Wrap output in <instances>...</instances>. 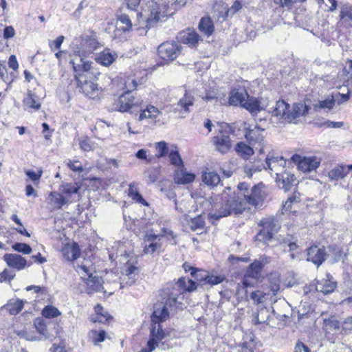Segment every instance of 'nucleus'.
<instances>
[{
  "label": "nucleus",
  "mask_w": 352,
  "mask_h": 352,
  "mask_svg": "<svg viewBox=\"0 0 352 352\" xmlns=\"http://www.w3.org/2000/svg\"><path fill=\"white\" fill-rule=\"evenodd\" d=\"M264 129L258 126L256 124L254 125L252 128L250 125L245 127V137L250 144L255 145L258 144V147H256L255 149H258L259 153H263L264 151Z\"/></svg>",
  "instance_id": "nucleus-5"
},
{
  "label": "nucleus",
  "mask_w": 352,
  "mask_h": 352,
  "mask_svg": "<svg viewBox=\"0 0 352 352\" xmlns=\"http://www.w3.org/2000/svg\"><path fill=\"white\" fill-rule=\"evenodd\" d=\"M99 47L100 44L94 35L82 34L74 39L70 63L76 72L91 69L92 62L87 58Z\"/></svg>",
  "instance_id": "nucleus-1"
},
{
  "label": "nucleus",
  "mask_w": 352,
  "mask_h": 352,
  "mask_svg": "<svg viewBox=\"0 0 352 352\" xmlns=\"http://www.w3.org/2000/svg\"><path fill=\"white\" fill-rule=\"evenodd\" d=\"M172 147L173 148L170 150L168 155L171 164L177 166V168L184 166L183 161L178 151L177 150V147L175 146H172Z\"/></svg>",
  "instance_id": "nucleus-42"
},
{
  "label": "nucleus",
  "mask_w": 352,
  "mask_h": 352,
  "mask_svg": "<svg viewBox=\"0 0 352 352\" xmlns=\"http://www.w3.org/2000/svg\"><path fill=\"white\" fill-rule=\"evenodd\" d=\"M325 256L326 253L324 248L314 245L308 249L307 259L308 261H311L317 266H319L324 261Z\"/></svg>",
  "instance_id": "nucleus-17"
},
{
  "label": "nucleus",
  "mask_w": 352,
  "mask_h": 352,
  "mask_svg": "<svg viewBox=\"0 0 352 352\" xmlns=\"http://www.w3.org/2000/svg\"><path fill=\"white\" fill-rule=\"evenodd\" d=\"M42 315L46 318H54L61 315V312L52 305L45 306L42 310Z\"/></svg>",
  "instance_id": "nucleus-48"
},
{
  "label": "nucleus",
  "mask_w": 352,
  "mask_h": 352,
  "mask_svg": "<svg viewBox=\"0 0 352 352\" xmlns=\"http://www.w3.org/2000/svg\"><path fill=\"white\" fill-rule=\"evenodd\" d=\"M62 253L67 260L74 261L80 256V250L76 243H67L63 248Z\"/></svg>",
  "instance_id": "nucleus-21"
},
{
  "label": "nucleus",
  "mask_w": 352,
  "mask_h": 352,
  "mask_svg": "<svg viewBox=\"0 0 352 352\" xmlns=\"http://www.w3.org/2000/svg\"><path fill=\"white\" fill-rule=\"evenodd\" d=\"M261 224L262 225L264 230H266L267 232H272L274 235L280 228V226L274 220V219L262 220Z\"/></svg>",
  "instance_id": "nucleus-44"
},
{
  "label": "nucleus",
  "mask_w": 352,
  "mask_h": 352,
  "mask_svg": "<svg viewBox=\"0 0 352 352\" xmlns=\"http://www.w3.org/2000/svg\"><path fill=\"white\" fill-rule=\"evenodd\" d=\"M78 87L80 91L87 96L94 93L98 89V85L91 80H87L83 75H75Z\"/></svg>",
  "instance_id": "nucleus-18"
},
{
  "label": "nucleus",
  "mask_w": 352,
  "mask_h": 352,
  "mask_svg": "<svg viewBox=\"0 0 352 352\" xmlns=\"http://www.w3.org/2000/svg\"><path fill=\"white\" fill-rule=\"evenodd\" d=\"M155 147L157 151L155 156L157 158H160L165 156L170 151L168 148L166 142H165L164 141L157 142L155 144Z\"/></svg>",
  "instance_id": "nucleus-51"
},
{
  "label": "nucleus",
  "mask_w": 352,
  "mask_h": 352,
  "mask_svg": "<svg viewBox=\"0 0 352 352\" xmlns=\"http://www.w3.org/2000/svg\"><path fill=\"white\" fill-rule=\"evenodd\" d=\"M3 260L9 267L17 270L24 269L27 265L26 260L21 255L16 254H6L3 256Z\"/></svg>",
  "instance_id": "nucleus-19"
},
{
  "label": "nucleus",
  "mask_w": 352,
  "mask_h": 352,
  "mask_svg": "<svg viewBox=\"0 0 352 352\" xmlns=\"http://www.w3.org/2000/svg\"><path fill=\"white\" fill-rule=\"evenodd\" d=\"M124 86L126 89L125 91L131 92L133 90L137 88L138 83L135 79L129 77L124 81Z\"/></svg>",
  "instance_id": "nucleus-63"
},
{
  "label": "nucleus",
  "mask_w": 352,
  "mask_h": 352,
  "mask_svg": "<svg viewBox=\"0 0 352 352\" xmlns=\"http://www.w3.org/2000/svg\"><path fill=\"white\" fill-rule=\"evenodd\" d=\"M202 180L208 186H217L221 179L219 175L214 171L205 172L202 175Z\"/></svg>",
  "instance_id": "nucleus-35"
},
{
  "label": "nucleus",
  "mask_w": 352,
  "mask_h": 352,
  "mask_svg": "<svg viewBox=\"0 0 352 352\" xmlns=\"http://www.w3.org/2000/svg\"><path fill=\"white\" fill-rule=\"evenodd\" d=\"M67 201L68 199L67 198L56 192H52L48 195V203L53 210L60 209Z\"/></svg>",
  "instance_id": "nucleus-25"
},
{
  "label": "nucleus",
  "mask_w": 352,
  "mask_h": 352,
  "mask_svg": "<svg viewBox=\"0 0 352 352\" xmlns=\"http://www.w3.org/2000/svg\"><path fill=\"white\" fill-rule=\"evenodd\" d=\"M337 286L336 282L331 279L322 278L316 285V290L318 292L328 294L333 292Z\"/></svg>",
  "instance_id": "nucleus-26"
},
{
  "label": "nucleus",
  "mask_w": 352,
  "mask_h": 352,
  "mask_svg": "<svg viewBox=\"0 0 352 352\" xmlns=\"http://www.w3.org/2000/svg\"><path fill=\"white\" fill-rule=\"evenodd\" d=\"M159 56L164 60H175L181 52V47L175 42H165L157 48Z\"/></svg>",
  "instance_id": "nucleus-7"
},
{
  "label": "nucleus",
  "mask_w": 352,
  "mask_h": 352,
  "mask_svg": "<svg viewBox=\"0 0 352 352\" xmlns=\"http://www.w3.org/2000/svg\"><path fill=\"white\" fill-rule=\"evenodd\" d=\"M276 184L285 191L291 190L296 184V179L294 174L285 170L282 174L275 177Z\"/></svg>",
  "instance_id": "nucleus-12"
},
{
  "label": "nucleus",
  "mask_w": 352,
  "mask_h": 352,
  "mask_svg": "<svg viewBox=\"0 0 352 352\" xmlns=\"http://www.w3.org/2000/svg\"><path fill=\"white\" fill-rule=\"evenodd\" d=\"M117 57V53L106 50L100 52L98 55H97L95 58V60L96 63L102 65L109 66L116 60Z\"/></svg>",
  "instance_id": "nucleus-27"
},
{
  "label": "nucleus",
  "mask_w": 352,
  "mask_h": 352,
  "mask_svg": "<svg viewBox=\"0 0 352 352\" xmlns=\"http://www.w3.org/2000/svg\"><path fill=\"white\" fill-rule=\"evenodd\" d=\"M12 249L25 254H30L32 252L31 247L29 245L23 243H16L12 245Z\"/></svg>",
  "instance_id": "nucleus-54"
},
{
  "label": "nucleus",
  "mask_w": 352,
  "mask_h": 352,
  "mask_svg": "<svg viewBox=\"0 0 352 352\" xmlns=\"http://www.w3.org/2000/svg\"><path fill=\"white\" fill-rule=\"evenodd\" d=\"M195 179L194 173L188 172L184 166L177 168L174 174V181L177 184H188Z\"/></svg>",
  "instance_id": "nucleus-20"
},
{
  "label": "nucleus",
  "mask_w": 352,
  "mask_h": 352,
  "mask_svg": "<svg viewBox=\"0 0 352 352\" xmlns=\"http://www.w3.org/2000/svg\"><path fill=\"white\" fill-rule=\"evenodd\" d=\"M194 98L188 94H185L177 104L175 111H180L183 113H188L190 111V107L194 104Z\"/></svg>",
  "instance_id": "nucleus-29"
},
{
  "label": "nucleus",
  "mask_w": 352,
  "mask_h": 352,
  "mask_svg": "<svg viewBox=\"0 0 352 352\" xmlns=\"http://www.w3.org/2000/svg\"><path fill=\"white\" fill-rule=\"evenodd\" d=\"M165 338V333L162 330V325L160 323H154L151 329L149 338L148 341H151L156 347L159 343Z\"/></svg>",
  "instance_id": "nucleus-22"
},
{
  "label": "nucleus",
  "mask_w": 352,
  "mask_h": 352,
  "mask_svg": "<svg viewBox=\"0 0 352 352\" xmlns=\"http://www.w3.org/2000/svg\"><path fill=\"white\" fill-rule=\"evenodd\" d=\"M186 4V0H160V2H150L146 27L151 28L164 21L168 15H173Z\"/></svg>",
  "instance_id": "nucleus-2"
},
{
  "label": "nucleus",
  "mask_w": 352,
  "mask_h": 352,
  "mask_svg": "<svg viewBox=\"0 0 352 352\" xmlns=\"http://www.w3.org/2000/svg\"><path fill=\"white\" fill-rule=\"evenodd\" d=\"M292 160L298 162V168L303 172H311L316 170L320 165V160L316 157H304L294 155Z\"/></svg>",
  "instance_id": "nucleus-8"
},
{
  "label": "nucleus",
  "mask_w": 352,
  "mask_h": 352,
  "mask_svg": "<svg viewBox=\"0 0 352 352\" xmlns=\"http://www.w3.org/2000/svg\"><path fill=\"white\" fill-rule=\"evenodd\" d=\"M160 235L155 234H146L144 236L145 245L144 252L146 254H152L155 252H160L162 249V244L157 241Z\"/></svg>",
  "instance_id": "nucleus-15"
},
{
  "label": "nucleus",
  "mask_w": 352,
  "mask_h": 352,
  "mask_svg": "<svg viewBox=\"0 0 352 352\" xmlns=\"http://www.w3.org/2000/svg\"><path fill=\"white\" fill-rule=\"evenodd\" d=\"M213 144L216 151L225 154L232 147V142L228 135L221 133L213 138Z\"/></svg>",
  "instance_id": "nucleus-13"
},
{
  "label": "nucleus",
  "mask_w": 352,
  "mask_h": 352,
  "mask_svg": "<svg viewBox=\"0 0 352 352\" xmlns=\"http://www.w3.org/2000/svg\"><path fill=\"white\" fill-rule=\"evenodd\" d=\"M23 104L25 109L37 111L41 108V103L37 96L28 90L26 96L23 98Z\"/></svg>",
  "instance_id": "nucleus-28"
},
{
  "label": "nucleus",
  "mask_w": 352,
  "mask_h": 352,
  "mask_svg": "<svg viewBox=\"0 0 352 352\" xmlns=\"http://www.w3.org/2000/svg\"><path fill=\"white\" fill-rule=\"evenodd\" d=\"M346 169L345 166H337L328 173V177L331 181H338L347 175Z\"/></svg>",
  "instance_id": "nucleus-31"
},
{
  "label": "nucleus",
  "mask_w": 352,
  "mask_h": 352,
  "mask_svg": "<svg viewBox=\"0 0 352 352\" xmlns=\"http://www.w3.org/2000/svg\"><path fill=\"white\" fill-rule=\"evenodd\" d=\"M117 26L123 32H129L131 30L133 24L127 14H122L118 18Z\"/></svg>",
  "instance_id": "nucleus-37"
},
{
  "label": "nucleus",
  "mask_w": 352,
  "mask_h": 352,
  "mask_svg": "<svg viewBox=\"0 0 352 352\" xmlns=\"http://www.w3.org/2000/svg\"><path fill=\"white\" fill-rule=\"evenodd\" d=\"M34 326L36 331L41 335L47 337V329L45 323L43 319L37 318L34 321Z\"/></svg>",
  "instance_id": "nucleus-55"
},
{
  "label": "nucleus",
  "mask_w": 352,
  "mask_h": 352,
  "mask_svg": "<svg viewBox=\"0 0 352 352\" xmlns=\"http://www.w3.org/2000/svg\"><path fill=\"white\" fill-rule=\"evenodd\" d=\"M223 199H226L225 202L217 211L210 214L211 219L218 220L232 214H239L250 208L241 192L237 195L234 193L228 197L223 195Z\"/></svg>",
  "instance_id": "nucleus-3"
},
{
  "label": "nucleus",
  "mask_w": 352,
  "mask_h": 352,
  "mask_svg": "<svg viewBox=\"0 0 352 352\" xmlns=\"http://www.w3.org/2000/svg\"><path fill=\"white\" fill-rule=\"evenodd\" d=\"M23 307V301L20 299H10L4 306V309L11 315L18 314Z\"/></svg>",
  "instance_id": "nucleus-30"
},
{
  "label": "nucleus",
  "mask_w": 352,
  "mask_h": 352,
  "mask_svg": "<svg viewBox=\"0 0 352 352\" xmlns=\"http://www.w3.org/2000/svg\"><path fill=\"white\" fill-rule=\"evenodd\" d=\"M265 164L267 166V168L270 170V173L278 177L285 169L286 161L282 157H266Z\"/></svg>",
  "instance_id": "nucleus-10"
},
{
  "label": "nucleus",
  "mask_w": 352,
  "mask_h": 352,
  "mask_svg": "<svg viewBox=\"0 0 352 352\" xmlns=\"http://www.w3.org/2000/svg\"><path fill=\"white\" fill-rule=\"evenodd\" d=\"M177 297L176 294L170 293L168 294L167 299L164 302V305H166L168 309L177 307Z\"/></svg>",
  "instance_id": "nucleus-56"
},
{
  "label": "nucleus",
  "mask_w": 352,
  "mask_h": 352,
  "mask_svg": "<svg viewBox=\"0 0 352 352\" xmlns=\"http://www.w3.org/2000/svg\"><path fill=\"white\" fill-rule=\"evenodd\" d=\"M270 316V310L266 307H261L254 314L252 322L255 324L267 323Z\"/></svg>",
  "instance_id": "nucleus-32"
},
{
  "label": "nucleus",
  "mask_w": 352,
  "mask_h": 352,
  "mask_svg": "<svg viewBox=\"0 0 352 352\" xmlns=\"http://www.w3.org/2000/svg\"><path fill=\"white\" fill-rule=\"evenodd\" d=\"M153 313L151 320L153 323H160L165 321L169 317L168 308L164 302H158L154 305Z\"/></svg>",
  "instance_id": "nucleus-16"
},
{
  "label": "nucleus",
  "mask_w": 352,
  "mask_h": 352,
  "mask_svg": "<svg viewBox=\"0 0 352 352\" xmlns=\"http://www.w3.org/2000/svg\"><path fill=\"white\" fill-rule=\"evenodd\" d=\"M323 324L327 331H339L341 324L339 320L335 316H331L328 318H324Z\"/></svg>",
  "instance_id": "nucleus-39"
},
{
  "label": "nucleus",
  "mask_w": 352,
  "mask_h": 352,
  "mask_svg": "<svg viewBox=\"0 0 352 352\" xmlns=\"http://www.w3.org/2000/svg\"><path fill=\"white\" fill-rule=\"evenodd\" d=\"M190 274L196 280L197 285L200 283L202 285H205L206 280L208 278V272L201 270L192 269Z\"/></svg>",
  "instance_id": "nucleus-45"
},
{
  "label": "nucleus",
  "mask_w": 352,
  "mask_h": 352,
  "mask_svg": "<svg viewBox=\"0 0 352 352\" xmlns=\"http://www.w3.org/2000/svg\"><path fill=\"white\" fill-rule=\"evenodd\" d=\"M77 271L78 272H83L87 275V285L88 292H100L103 289L102 284L104 281L102 278L98 276H94L91 270L86 264H82L77 266Z\"/></svg>",
  "instance_id": "nucleus-6"
},
{
  "label": "nucleus",
  "mask_w": 352,
  "mask_h": 352,
  "mask_svg": "<svg viewBox=\"0 0 352 352\" xmlns=\"http://www.w3.org/2000/svg\"><path fill=\"white\" fill-rule=\"evenodd\" d=\"M144 179L148 184L155 183L159 177V170L155 168H150L144 173Z\"/></svg>",
  "instance_id": "nucleus-50"
},
{
  "label": "nucleus",
  "mask_w": 352,
  "mask_h": 352,
  "mask_svg": "<svg viewBox=\"0 0 352 352\" xmlns=\"http://www.w3.org/2000/svg\"><path fill=\"white\" fill-rule=\"evenodd\" d=\"M336 104V101L333 97L328 98L323 100H319L314 106L315 111L324 110L325 111L331 110Z\"/></svg>",
  "instance_id": "nucleus-38"
},
{
  "label": "nucleus",
  "mask_w": 352,
  "mask_h": 352,
  "mask_svg": "<svg viewBox=\"0 0 352 352\" xmlns=\"http://www.w3.org/2000/svg\"><path fill=\"white\" fill-rule=\"evenodd\" d=\"M199 31L206 35L210 36L214 31V25L210 18L203 17L199 23Z\"/></svg>",
  "instance_id": "nucleus-34"
},
{
  "label": "nucleus",
  "mask_w": 352,
  "mask_h": 352,
  "mask_svg": "<svg viewBox=\"0 0 352 352\" xmlns=\"http://www.w3.org/2000/svg\"><path fill=\"white\" fill-rule=\"evenodd\" d=\"M94 310L96 316L95 317H91V320L93 322L103 323L107 321L110 318L109 314L104 311L103 307L100 304L95 306Z\"/></svg>",
  "instance_id": "nucleus-36"
},
{
  "label": "nucleus",
  "mask_w": 352,
  "mask_h": 352,
  "mask_svg": "<svg viewBox=\"0 0 352 352\" xmlns=\"http://www.w3.org/2000/svg\"><path fill=\"white\" fill-rule=\"evenodd\" d=\"M243 107L249 111L251 113H256L260 111L259 103L256 98L248 96L242 105Z\"/></svg>",
  "instance_id": "nucleus-43"
},
{
  "label": "nucleus",
  "mask_w": 352,
  "mask_h": 352,
  "mask_svg": "<svg viewBox=\"0 0 352 352\" xmlns=\"http://www.w3.org/2000/svg\"><path fill=\"white\" fill-rule=\"evenodd\" d=\"M178 287L184 291L193 292L197 289V283L191 279L181 278L177 282Z\"/></svg>",
  "instance_id": "nucleus-41"
},
{
  "label": "nucleus",
  "mask_w": 352,
  "mask_h": 352,
  "mask_svg": "<svg viewBox=\"0 0 352 352\" xmlns=\"http://www.w3.org/2000/svg\"><path fill=\"white\" fill-rule=\"evenodd\" d=\"M236 152L242 157L246 159L254 154V148L244 142H239L236 145Z\"/></svg>",
  "instance_id": "nucleus-40"
},
{
  "label": "nucleus",
  "mask_w": 352,
  "mask_h": 352,
  "mask_svg": "<svg viewBox=\"0 0 352 352\" xmlns=\"http://www.w3.org/2000/svg\"><path fill=\"white\" fill-rule=\"evenodd\" d=\"M261 269L256 266V263H252L250 265L244 275L258 280L261 277Z\"/></svg>",
  "instance_id": "nucleus-49"
},
{
  "label": "nucleus",
  "mask_w": 352,
  "mask_h": 352,
  "mask_svg": "<svg viewBox=\"0 0 352 352\" xmlns=\"http://www.w3.org/2000/svg\"><path fill=\"white\" fill-rule=\"evenodd\" d=\"M263 168H266L265 165L263 164H251L249 165H246L245 168V171L248 174L249 177H252L253 173L256 172L261 171Z\"/></svg>",
  "instance_id": "nucleus-53"
},
{
  "label": "nucleus",
  "mask_w": 352,
  "mask_h": 352,
  "mask_svg": "<svg viewBox=\"0 0 352 352\" xmlns=\"http://www.w3.org/2000/svg\"><path fill=\"white\" fill-rule=\"evenodd\" d=\"M248 206H258L265 197V192L261 189V185L254 186L249 194H242Z\"/></svg>",
  "instance_id": "nucleus-9"
},
{
  "label": "nucleus",
  "mask_w": 352,
  "mask_h": 352,
  "mask_svg": "<svg viewBox=\"0 0 352 352\" xmlns=\"http://www.w3.org/2000/svg\"><path fill=\"white\" fill-rule=\"evenodd\" d=\"M258 281V280L254 278L247 277L246 276L244 275L243 280L241 282L242 289L254 287Z\"/></svg>",
  "instance_id": "nucleus-61"
},
{
  "label": "nucleus",
  "mask_w": 352,
  "mask_h": 352,
  "mask_svg": "<svg viewBox=\"0 0 352 352\" xmlns=\"http://www.w3.org/2000/svg\"><path fill=\"white\" fill-rule=\"evenodd\" d=\"M263 298L264 295L260 291L253 292L250 294V298L257 304L262 302Z\"/></svg>",
  "instance_id": "nucleus-64"
},
{
  "label": "nucleus",
  "mask_w": 352,
  "mask_h": 352,
  "mask_svg": "<svg viewBox=\"0 0 352 352\" xmlns=\"http://www.w3.org/2000/svg\"><path fill=\"white\" fill-rule=\"evenodd\" d=\"M138 268L133 265H129L126 269H124V280L127 279L125 284L131 285L133 284L136 280L135 276L138 274Z\"/></svg>",
  "instance_id": "nucleus-33"
},
{
  "label": "nucleus",
  "mask_w": 352,
  "mask_h": 352,
  "mask_svg": "<svg viewBox=\"0 0 352 352\" xmlns=\"http://www.w3.org/2000/svg\"><path fill=\"white\" fill-rule=\"evenodd\" d=\"M299 193L296 194V192H294L292 196L288 197L287 200L283 205V208L285 210H290L291 204L292 203H298L299 201Z\"/></svg>",
  "instance_id": "nucleus-62"
},
{
  "label": "nucleus",
  "mask_w": 352,
  "mask_h": 352,
  "mask_svg": "<svg viewBox=\"0 0 352 352\" xmlns=\"http://www.w3.org/2000/svg\"><path fill=\"white\" fill-rule=\"evenodd\" d=\"M247 98H248V94L244 89H234L230 92L229 103L231 105L240 104L242 107Z\"/></svg>",
  "instance_id": "nucleus-23"
},
{
  "label": "nucleus",
  "mask_w": 352,
  "mask_h": 352,
  "mask_svg": "<svg viewBox=\"0 0 352 352\" xmlns=\"http://www.w3.org/2000/svg\"><path fill=\"white\" fill-rule=\"evenodd\" d=\"M311 309V308L309 304L307 302H301L298 309V318H302L303 316L309 313Z\"/></svg>",
  "instance_id": "nucleus-58"
},
{
  "label": "nucleus",
  "mask_w": 352,
  "mask_h": 352,
  "mask_svg": "<svg viewBox=\"0 0 352 352\" xmlns=\"http://www.w3.org/2000/svg\"><path fill=\"white\" fill-rule=\"evenodd\" d=\"M162 114V111L157 107L153 105H147L146 107L141 111L138 120L142 121L144 119H151L154 122H157L159 120V118Z\"/></svg>",
  "instance_id": "nucleus-24"
},
{
  "label": "nucleus",
  "mask_w": 352,
  "mask_h": 352,
  "mask_svg": "<svg viewBox=\"0 0 352 352\" xmlns=\"http://www.w3.org/2000/svg\"><path fill=\"white\" fill-rule=\"evenodd\" d=\"M67 165L71 170L78 173H80L84 170L83 167L79 161H72L69 160L67 162Z\"/></svg>",
  "instance_id": "nucleus-59"
},
{
  "label": "nucleus",
  "mask_w": 352,
  "mask_h": 352,
  "mask_svg": "<svg viewBox=\"0 0 352 352\" xmlns=\"http://www.w3.org/2000/svg\"><path fill=\"white\" fill-rule=\"evenodd\" d=\"M308 107L302 102L294 103L292 107L284 100H278L272 111V116L280 118L288 122H294L296 118L308 113Z\"/></svg>",
  "instance_id": "nucleus-4"
},
{
  "label": "nucleus",
  "mask_w": 352,
  "mask_h": 352,
  "mask_svg": "<svg viewBox=\"0 0 352 352\" xmlns=\"http://www.w3.org/2000/svg\"><path fill=\"white\" fill-rule=\"evenodd\" d=\"M274 234L272 232H267L266 230L262 229L256 235V240L259 241H262L264 243H267L270 240H271L273 237Z\"/></svg>",
  "instance_id": "nucleus-57"
},
{
  "label": "nucleus",
  "mask_w": 352,
  "mask_h": 352,
  "mask_svg": "<svg viewBox=\"0 0 352 352\" xmlns=\"http://www.w3.org/2000/svg\"><path fill=\"white\" fill-rule=\"evenodd\" d=\"M224 280V277L221 276H214V275H210L208 274V278H207L205 285H214L219 284L222 283Z\"/></svg>",
  "instance_id": "nucleus-60"
},
{
  "label": "nucleus",
  "mask_w": 352,
  "mask_h": 352,
  "mask_svg": "<svg viewBox=\"0 0 352 352\" xmlns=\"http://www.w3.org/2000/svg\"><path fill=\"white\" fill-rule=\"evenodd\" d=\"M177 39L190 47H195L200 41V36L195 30L188 28L179 33Z\"/></svg>",
  "instance_id": "nucleus-11"
},
{
  "label": "nucleus",
  "mask_w": 352,
  "mask_h": 352,
  "mask_svg": "<svg viewBox=\"0 0 352 352\" xmlns=\"http://www.w3.org/2000/svg\"><path fill=\"white\" fill-rule=\"evenodd\" d=\"M190 228L193 231L202 230L205 226V221L201 214L191 219L189 223Z\"/></svg>",
  "instance_id": "nucleus-47"
},
{
  "label": "nucleus",
  "mask_w": 352,
  "mask_h": 352,
  "mask_svg": "<svg viewBox=\"0 0 352 352\" xmlns=\"http://www.w3.org/2000/svg\"><path fill=\"white\" fill-rule=\"evenodd\" d=\"M137 102L135 98L131 95V92L125 91L119 97L116 108L119 111L126 112Z\"/></svg>",
  "instance_id": "nucleus-14"
},
{
  "label": "nucleus",
  "mask_w": 352,
  "mask_h": 352,
  "mask_svg": "<svg viewBox=\"0 0 352 352\" xmlns=\"http://www.w3.org/2000/svg\"><path fill=\"white\" fill-rule=\"evenodd\" d=\"M340 17L341 19L352 21V6L346 4L341 8Z\"/></svg>",
  "instance_id": "nucleus-52"
},
{
  "label": "nucleus",
  "mask_w": 352,
  "mask_h": 352,
  "mask_svg": "<svg viewBox=\"0 0 352 352\" xmlns=\"http://www.w3.org/2000/svg\"><path fill=\"white\" fill-rule=\"evenodd\" d=\"M129 196L134 201L144 205L148 206V203L144 199L142 195L138 192L136 187L131 184L129 186Z\"/></svg>",
  "instance_id": "nucleus-46"
}]
</instances>
